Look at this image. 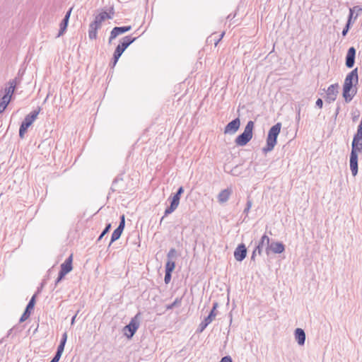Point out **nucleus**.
Instances as JSON below:
<instances>
[{"mask_svg":"<svg viewBox=\"0 0 362 362\" xmlns=\"http://www.w3.org/2000/svg\"><path fill=\"white\" fill-rule=\"evenodd\" d=\"M132 30L131 25L115 27L110 32L108 42L110 44L112 41L115 39L118 35L125 33Z\"/></svg>","mask_w":362,"mask_h":362,"instance_id":"obj_9","label":"nucleus"},{"mask_svg":"<svg viewBox=\"0 0 362 362\" xmlns=\"http://www.w3.org/2000/svg\"><path fill=\"white\" fill-rule=\"evenodd\" d=\"M356 49L354 47H350L346 57V66L348 68H352L355 63Z\"/></svg>","mask_w":362,"mask_h":362,"instance_id":"obj_17","label":"nucleus"},{"mask_svg":"<svg viewBox=\"0 0 362 362\" xmlns=\"http://www.w3.org/2000/svg\"><path fill=\"white\" fill-rule=\"evenodd\" d=\"M182 303V298H177L171 304L166 305L167 310H171L176 307H180Z\"/></svg>","mask_w":362,"mask_h":362,"instance_id":"obj_31","label":"nucleus"},{"mask_svg":"<svg viewBox=\"0 0 362 362\" xmlns=\"http://www.w3.org/2000/svg\"><path fill=\"white\" fill-rule=\"evenodd\" d=\"M218 304L217 302H214L213 303V308H212L210 313L209 314V315L207 317H206L204 318V320H206V321L211 323L215 319V317L217 315L216 308H218Z\"/></svg>","mask_w":362,"mask_h":362,"instance_id":"obj_26","label":"nucleus"},{"mask_svg":"<svg viewBox=\"0 0 362 362\" xmlns=\"http://www.w3.org/2000/svg\"><path fill=\"white\" fill-rule=\"evenodd\" d=\"M210 323L207 321H206V320H204L200 324H199V332H203L205 328L209 325Z\"/></svg>","mask_w":362,"mask_h":362,"instance_id":"obj_37","label":"nucleus"},{"mask_svg":"<svg viewBox=\"0 0 362 362\" xmlns=\"http://www.w3.org/2000/svg\"><path fill=\"white\" fill-rule=\"evenodd\" d=\"M357 93V88L350 85H343V98L346 103H350Z\"/></svg>","mask_w":362,"mask_h":362,"instance_id":"obj_8","label":"nucleus"},{"mask_svg":"<svg viewBox=\"0 0 362 362\" xmlns=\"http://www.w3.org/2000/svg\"><path fill=\"white\" fill-rule=\"evenodd\" d=\"M359 12L360 11H356L355 12L353 13V18L352 19H354V21H355L357 18Z\"/></svg>","mask_w":362,"mask_h":362,"instance_id":"obj_47","label":"nucleus"},{"mask_svg":"<svg viewBox=\"0 0 362 362\" xmlns=\"http://www.w3.org/2000/svg\"><path fill=\"white\" fill-rule=\"evenodd\" d=\"M41 108L39 107L37 110L32 111L30 114L25 116L24 120L21 124L19 129V136L23 139L28 127L33 123L39 115Z\"/></svg>","mask_w":362,"mask_h":362,"instance_id":"obj_3","label":"nucleus"},{"mask_svg":"<svg viewBox=\"0 0 362 362\" xmlns=\"http://www.w3.org/2000/svg\"><path fill=\"white\" fill-rule=\"evenodd\" d=\"M339 110H340V107H339V106H338V107H337L336 112H335V116H336V117H337V115L339 114Z\"/></svg>","mask_w":362,"mask_h":362,"instance_id":"obj_49","label":"nucleus"},{"mask_svg":"<svg viewBox=\"0 0 362 362\" xmlns=\"http://www.w3.org/2000/svg\"><path fill=\"white\" fill-rule=\"evenodd\" d=\"M117 62V61H115V59H112V62L111 63L112 67H114L116 65Z\"/></svg>","mask_w":362,"mask_h":362,"instance_id":"obj_50","label":"nucleus"},{"mask_svg":"<svg viewBox=\"0 0 362 362\" xmlns=\"http://www.w3.org/2000/svg\"><path fill=\"white\" fill-rule=\"evenodd\" d=\"M78 312H79V311H77L76 314V315L72 317V319H71V325H74V322H75V320H76V316H77V315H78Z\"/></svg>","mask_w":362,"mask_h":362,"instance_id":"obj_48","label":"nucleus"},{"mask_svg":"<svg viewBox=\"0 0 362 362\" xmlns=\"http://www.w3.org/2000/svg\"><path fill=\"white\" fill-rule=\"evenodd\" d=\"M254 126L255 123L253 121L250 120L247 123L244 132L238 136L235 140L237 146H244L252 139Z\"/></svg>","mask_w":362,"mask_h":362,"instance_id":"obj_2","label":"nucleus"},{"mask_svg":"<svg viewBox=\"0 0 362 362\" xmlns=\"http://www.w3.org/2000/svg\"><path fill=\"white\" fill-rule=\"evenodd\" d=\"M49 362H51V361H49Z\"/></svg>","mask_w":362,"mask_h":362,"instance_id":"obj_51","label":"nucleus"},{"mask_svg":"<svg viewBox=\"0 0 362 362\" xmlns=\"http://www.w3.org/2000/svg\"><path fill=\"white\" fill-rule=\"evenodd\" d=\"M339 84L334 83L330 85L326 92V98L325 101L330 103L332 102H334L337 96V94L339 93Z\"/></svg>","mask_w":362,"mask_h":362,"instance_id":"obj_7","label":"nucleus"},{"mask_svg":"<svg viewBox=\"0 0 362 362\" xmlns=\"http://www.w3.org/2000/svg\"><path fill=\"white\" fill-rule=\"evenodd\" d=\"M100 29L93 22L89 25L88 37L90 40H95L97 38V31Z\"/></svg>","mask_w":362,"mask_h":362,"instance_id":"obj_27","label":"nucleus"},{"mask_svg":"<svg viewBox=\"0 0 362 362\" xmlns=\"http://www.w3.org/2000/svg\"><path fill=\"white\" fill-rule=\"evenodd\" d=\"M171 273L169 272H165L164 281L165 284H168L171 280Z\"/></svg>","mask_w":362,"mask_h":362,"instance_id":"obj_39","label":"nucleus"},{"mask_svg":"<svg viewBox=\"0 0 362 362\" xmlns=\"http://www.w3.org/2000/svg\"><path fill=\"white\" fill-rule=\"evenodd\" d=\"M124 226H125V218H124V215H122L120 217V222L117 228L120 229L121 230L123 231V230L124 228Z\"/></svg>","mask_w":362,"mask_h":362,"instance_id":"obj_38","label":"nucleus"},{"mask_svg":"<svg viewBox=\"0 0 362 362\" xmlns=\"http://www.w3.org/2000/svg\"><path fill=\"white\" fill-rule=\"evenodd\" d=\"M64 346H65V344H59V345L57 347V354H62L63 351H64Z\"/></svg>","mask_w":362,"mask_h":362,"instance_id":"obj_40","label":"nucleus"},{"mask_svg":"<svg viewBox=\"0 0 362 362\" xmlns=\"http://www.w3.org/2000/svg\"><path fill=\"white\" fill-rule=\"evenodd\" d=\"M122 233V230H121L120 229H118V228H116L112 234V236H111V241L110 243V245L109 246L115 241H116L117 240H118L121 235Z\"/></svg>","mask_w":362,"mask_h":362,"instance_id":"obj_30","label":"nucleus"},{"mask_svg":"<svg viewBox=\"0 0 362 362\" xmlns=\"http://www.w3.org/2000/svg\"><path fill=\"white\" fill-rule=\"evenodd\" d=\"M122 181H123V180L122 177H117L112 182V185L111 187L112 191V192H121L122 191H123L124 188H122L118 185L119 182H122Z\"/></svg>","mask_w":362,"mask_h":362,"instance_id":"obj_28","label":"nucleus"},{"mask_svg":"<svg viewBox=\"0 0 362 362\" xmlns=\"http://www.w3.org/2000/svg\"><path fill=\"white\" fill-rule=\"evenodd\" d=\"M141 313H138L132 318L130 322L124 327V334L128 339H131L139 327Z\"/></svg>","mask_w":362,"mask_h":362,"instance_id":"obj_6","label":"nucleus"},{"mask_svg":"<svg viewBox=\"0 0 362 362\" xmlns=\"http://www.w3.org/2000/svg\"><path fill=\"white\" fill-rule=\"evenodd\" d=\"M269 242L270 239L266 234L262 236L258 245L255 247V249L257 250V253L259 255L262 254L263 247L265 245L268 247Z\"/></svg>","mask_w":362,"mask_h":362,"instance_id":"obj_25","label":"nucleus"},{"mask_svg":"<svg viewBox=\"0 0 362 362\" xmlns=\"http://www.w3.org/2000/svg\"><path fill=\"white\" fill-rule=\"evenodd\" d=\"M285 250V246L282 243L280 242H272L268 245L266 247V252L267 255L269 252H272L274 254L282 253Z\"/></svg>","mask_w":362,"mask_h":362,"instance_id":"obj_10","label":"nucleus"},{"mask_svg":"<svg viewBox=\"0 0 362 362\" xmlns=\"http://www.w3.org/2000/svg\"><path fill=\"white\" fill-rule=\"evenodd\" d=\"M221 362H232L231 358L230 356H224Z\"/></svg>","mask_w":362,"mask_h":362,"instance_id":"obj_45","label":"nucleus"},{"mask_svg":"<svg viewBox=\"0 0 362 362\" xmlns=\"http://www.w3.org/2000/svg\"><path fill=\"white\" fill-rule=\"evenodd\" d=\"M35 298H36V294L33 296V297L28 302L24 313H23V315H21V317L20 318V320H19L20 322H23L25 321L30 317L31 310H33L35 304Z\"/></svg>","mask_w":362,"mask_h":362,"instance_id":"obj_12","label":"nucleus"},{"mask_svg":"<svg viewBox=\"0 0 362 362\" xmlns=\"http://www.w3.org/2000/svg\"><path fill=\"white\" fill-rule=\"evenodd\" d=\"M323 105V101L321 98H318L316 101V106H317L319 108H322Z\"/></svg>","mask_w":362,"mask_h":362,"instance_id":"obj_44","label":"nucleus"},{"mask_svg":"<svg viewBox=\"0 0 362 362\" xmlns=\"http://www.w3.org/2000/svg\"><path fill=\"white\" fill-rule=\"evenodd\" d=\"M71 10L72 8H71L66 13L64 19L62 20V21L61 22L59 26H60V29L59 30V33L58 35H57V37L63 35L64 34V33L66 32V28L68 26V23H69V18H70V16H71Z\"/></svg>","mask_w":362,"mask_h":362,"instance_id":"obj_19","label":"nucleus"},{"mask_svg":"<svg viewBox=\"0 0 362 362\" xmlns=\"http://www.w3.org/2000/svg\"><path fill=\"white\" fill-rule=\"evenodd\" d=\"M175 267V262L173 260H168L165 264V272H172Z\"/></svg>","mask_w":362,"mask_h":362,"instance_id":"obj_32","label":"nucleus"},{"mask_svg":"<svg viewBox=\"0 0 362 362\" xmlns=\"http://www.w3.org/2000/svg\"><path fill=\"white\" fill-rule=\"evenodd\" d=\"M358 81V69L356 68L352 70L345 78L344 85H350L354 86V84H357Z\"/></svg>","mask_w":362,"mask_h":362,"instance_id":"obj_14","label":"nucleus"},{"mask_svg":"<svg viewBox=\"0 0 362 362\" xmlns=\"http://www.w3.org/2000/svg\"><path fill=\"white\" fill-rule=\"evenodd\" d=\"M112 16L105 11L100 13L95 17V20L93 23L97 25L99 28H100L102 23L105 21L106 19H110Z\"/></svg>","mask_w":362,"mask_h":362,"instance_id":"obj_21","label":"nucleus"},{"mask_svg":"<svg viewBox=\"0 0 362 362\" xmlns=\"http://www.w3.org/2000/svg\"><path fill=\"white\" fill-rule=\"evenodd\" d=\"M176 257H177L176 250L175 248H171L167 255L168 260H173V259L175 258Z\"/></svg>","mask_w":362,"mask_h":362,"instance_id":"obj_33","label":"nucleus"},{"mask_svg":"<svg viewBox=\"0 0 362 362\" xmlns=\"http://www.w3.org/2000/svg\"><path fill=\"white\" fill-rule=\"evenodd\" d=\"M356 11H361L362 7H360L358 6H355L353 8H349V18L347 20V23L341 33V34L344 37H345L346 35V34L348 33V32L351 28V25L352 23V18H353V13L355 12Z\"/></svg>","mask_w":362,"mask_h":362,"instance_id":"obj_11","label":"nucleus"},{"mask_svg":"<svg viewBox=\"0 0 362 362\" xmlns=\"http://www.w3.org/2000/svg\"><path fill=\"white\" fill-rule=\"evenodd\" d=\"M252 200L248 197L247 198V204H246V207L245 208L244 211H243V213L245 214L246 215L248 214V212L250 211L251 207H252Z\"/></svg>","mask_w":362,"mask_h":362,"instance_id":"obj_36","label":"nucleus"},{"mask_svg":"<svg viewBox=\"0 0 362 362\" xmlns=\"http://www.w3.org/2000/svg\"><path fill=\"white\" fill-rule=\"evenodd\" d=\"M232 192V189L230 188L221 190L217 197L218 202L220 204L226 203L229 199Z\"/></svg>","mask_w":362,"mask_h":362,"instance_id":"obj_22","label":"nucleus"},{"mask_svg":"<svg viewBox=\"0 0 362 362\" xmlns=\"http://www.w3.org/2000/svg\"><path fill=\"white\" fill-rule=\"evenodd\" d=\"M240 126V121L239 118L230 122L224 128V133L229 134H234L239 129Z\"/></svg>","mask_w":362,"mask_h":362,"instance_id":"obj_13","label":"nucleus"},{"mask_svg":"<svg viewBox=\"0 0 362 362\" xmlns=\"http://www.w3.org/2000/svg\"><path fill=\"white\" fill-rule=\"evenodd\" d=\"M18 83V81L16 78H15L14 79L10 80L8 83V86L6 87L4 89V95L3 96H6L7 100L9 99V100L11 101V96L14 93L16 86Z\"/></svg>","mask_w":362,"mask_h":362,"instance_id":"obj_16","label":"nucleus"},{"mask_svg":"<svg viewBox=\"0 0 362 362\" xmlns=\"http://www.w3.org/2000/svg\"><path fill=\"white\" fill-rule=\"evenodd\" d=\"M65 275L61 274L59 272V276L55 281V285H57V284H59L62 280V279L64 277Z\"/></svg>","mask_w":362,"mask_h":362,"instance_id":"obj_43","label":"nucleus"},{"mask_svg":"<svg viewBox=\"0 0 362 362\" xmlns=\"http://www.w3.org/2000/svg\"><path fill=\"white\" fill-rule=\"evenodd\" d=\"M362 152V146L351 144V151L350 154V169L353 176L358 173V154Z\"/></svg>","mask_w":362,"mask_h":362,"instance_id":"obj_4","label":"nucleus"},{"mask_svg":"<svg viewBox=\"0 0 362 362\" xmlns=\"http://www.w3.org/2000/svg\"><path fill=\"white\" fill-rule=\"evenodd\" d=\"M257 253V250L255 248V250H253V252L252 253L251 260L255 261Z\"/></svg>","mask_w":362,"mask_h":362,"instance_id":"obj_46","label":"nucleus"},{"mask_svg":"<svg viewBox=\"0 0 362 362\" xmlns=\"http://www.w3.org/2000/svg\"><path fill=\"white\" fill-rule=\"evenodd\" d=\"M72 255H71L64 263L61 264L59 273L66 275L72 270Z\"/></svg>","mask_w":362,"mask_h":362,"instance_id":"obj_20","label":"nucleus"},{"mask_svg":"<svg viewBox=\"0 0 362 362\" xmlns=\"http://www.w3.org/2000/svg\"><path fill=\"white\" fill-rule=\"evenodd\" d=\"M351 144L362 146V119L358 126L356 134L354 136Z\"/></svg>","mask_w":362,"mask_h":362,"instance_id":"obj_24","label":"nucleus"},{"mask_svg":"<svg viewBox=\"0 0 362 362\" xmlns=\"http://www.w3.org/2000/svg\"><path fill=\"white\" fill-rule=\"evenodd\" d=\"M110 228H111V223L107 224L105 229L103 230V232L100 235L99 238H98V241H100L103 238V237L110 231Z\"/></svg>","mask_w":362,"mask_h":362,"instance_id":"obj_34","label":"nucleus"},{"mask_svg":"<svg viewBox=\"0 0 362 362\" xmlns=\"http://www.w3.org/2000/svg\"><path fill=\"white\" fill-rule=\"evenodd\" d=\"M294 337H295V339L296 340V341L298 342V344L300 346H303L305 344L306 336H305V333L303 329H301V328L296 329L295 332H294Z\"/></svg>","mask_w":362,"mask_h":362,"instance_id":"obj_23","label":"nucleus"},{"mask_svg":"<svg viewBox=\"0 0 362 362\" xmlns=\"http://www.w3.org/2000/svg\"><path fill=\"white\" fill-rule=\"evenodd\" d=\"M66 340H67V333H66V332H64V333L62 334V339H61L60 343H61V344H66Z\"/></svg>","mask_w":362,"mask_h":362,"instance_id":"obj_42","label":"nucleus"},{"mask_svg":"<svg viewBox=\"0 0 362 362\" xmlns=\"http://www.w3.org/2000/svg\"><path fill=\"white\" fill-rule=\"evenodd\" d=\"M247 255V248L245 244L241 243L238 245L234 251V257L238 262H242Z\"/></svg>","mask_w":362,"mask_h":362,"instance_id":"obj_15","label":"nucleus"},{"mask_svg":"<svg viewBox=\"0 0 362 362\" xmlns=\"http://www.w3.org/2000/svg\"><path fill=\"white\" fill-rule=\"evenodd\" d=\"M62 355L57 353L55 354L53 358L50 361L51 362H58L61 358Z\"/></svg>","mask_w":362,"mask_h":362,"instance_id":"obj_41","label":"nucleus"},{"mask_svg":"<svg viewBox=\"0 0 362 362\" xmlns=\"http://www.w3.org/2000/svg\"><path fill=\"white\" fill-rule=\"evenodd\" d=\"M9 103H10V100H9V99L7 100L6 96H2V98L0 100V114L4 112V110L7 107Z\"/></svg>","mask_w":362,"mask_h":362,"instance_id":"obj_29","label":"nucleus"},{"mask_svg":"<svg viewBox=\"0 0 362 362\" xmlns=\"http://www.w3.org/2000/svg\"><path fill=\"white\" fill-rule=\"evenodd\" d=\"M122 53L123 52L120 50V48H116L113 54V59L118 61Z\"/></svg>","mask_w":362,"mask_h":362,"instance_id":"obj_35","label":"nucleus"},{"mask_svg":"<svg viewBox=\"0 0 362 362\" xmlns=\"http://www.w3.org/2000/svg\"><path fill=\"white\" fill-rule=\"evenodd\" d=\"M281 124L280 122L276 123L272 126L269 130L268 136L267 138V144L262 148V151L267 153L272 151L277 142V137L281 132Z\"/></svg>","mask_w":362,"mask_h":362,"instance_id":"obj_1","label":"nucleus"},{"mask_svg":"<svg viewBox=\"0 0 362 362\" xmlns=\"http://www.w3.org/2000/svg\"><path fill=\"white\" fill-rule=\"evenodd\" d=\"M136 37H132L130 35L125 36L120 40L119 44L116 48H120L123 52L124 50L136 40Z\"/></svg>","mask_w":362,"mask_h":362,"instance_id":"obj_18","label":"nucleus"},{"mask_svg":"<svg viewBox=\"0 0 362 362\" xmlns=\"http://www.w3.org/2000/svg\"><path fill=\"white\" fill-rule=\"evenodd\" d=\"M184 192V188L182 187H180L177 191V192L173 196L172 200L170 202V205L166 208L164 212V216L161 218L160 223L161 224L164 218L169 214H172L179 206L180 199L181 194Z\"/></svg>","mask_w":362,"mask_h":362,"instance_id":"obj_5","label":"nucleus"}]
</instances>
